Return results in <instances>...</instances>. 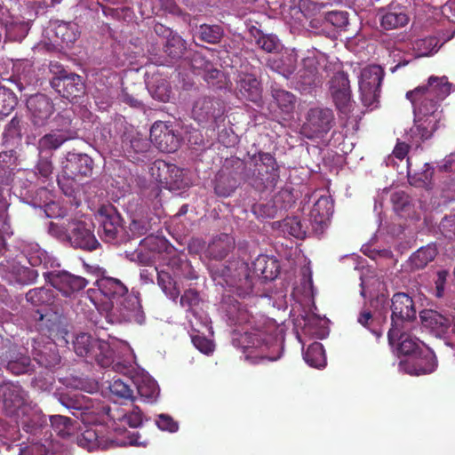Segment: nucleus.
<instances>
[{
    "mask_svg": "<svg viewBox=\"0 0 455 455\" xmlns=\"http://www.w3.org/2000/svg\"><path fill=\"white\" fill-rule=\"evenodd\" d=\"M227 323L235 333L249 339L251 350L246 360L252 364L276 361L281 356L285 320L277 322L267 315H227Z\"/></svg>",
    "mask_w": 455,
    "mask_h": 455,
    "instance_id": "obj_1",
    "label": "nucleus"
},
{
    "mask_svg": "<svg viewBox=\"0 0 455 455\" xmlns=\"http://www.w3.org/2000/svg\"><path fill=\"white\" fill-rule=\"evenodd\" d=\"M211 273L217 284H226L230 292L244 298L252 292L254 277L265 282L275 280L280 273V264L275 258L261 254L252 261L251 269L244 262L233 261L213 266Z\"/></svg>",
    "mask_w": 455,
    "mask_h": 455,
    "instance_id": "obj_2",
    "label": "nucleus"
},
{
    "mask_svg": "<svg viewBox=\"0 0 455 455\" xmlns=\"http://www.w3.org/2000/svg\"><path fill=\"white\" fill-rule=\"evenodd\" d=\"M251 187L259 192L273 190L280 179V166L274 155L258 151L248 154Z\"/></svg>",
    "mask_w": 455,
    "mask_h": 455,
    "instance_id": "obj_3",
    "label": "nucleus"
},
{
    "mask_svg": "<svg viewBox=\"0 0 455 455\" xmlns=\"http://www.w3.org/2000/svg\"><path fill=\"white\" fill-rule=\"evenodd\" d=\"M98 289H89L80 299L82 304L88 302L99 313H110L115 301H118L128 292L127 287L119 280L113 277H102L95 282Z\"/></svg>",
    "mask_w": 455,
    "mask_h": 455,
    "instance_id": "obj_4",
    "label": "nucleus"
},
{
    "mask_svg": "<svg viewBox=\"0 0 455 455\" xmlns=\"http://www.w3.org/2000/svg\"><path fill=\"white\" fill-rule=\"evenodd\" d=\"M73 350L78 356L94 360L103 369L113 366L114 371H120L122 364L114 363V350L108 342L95 339L90 333L80 332L73 340Z\"/></svg>",
    "mask_w": 455,
    "mask_h": 455,
    "instance_id": "obj_5",
    "label": "nucleus"
},
{
    "mask_svg": "<svg viewBox=\"0 0 455 455\" xmlns=\"http://www.w3.org/2000/svg\"><path fill=\"white\" fill-rule=\"evenodd\" d=\"M391 327L387 331V339L390 344L398 341L397 350L404 355H416L421 349L417 339L407 335L406 332L417 328V315H390Z\"/></svg>",
    "mask_w": 455,
    "mask_h": 455,
    "instance_id": "obj_6",
    "label": "nucleus"
},
{
    "mask_svg": "<svg viewBox=\"0 0 455 455\" xmlns=\"http://www.w3.org/2000/svg\"><path fill=\"white\" fill-rule=\"evenodd\" d=\"M0 405L7 418H23L33 409L29 394L18 382L0 384Z\"/></svg>",
    "mask_w": 455,
    "mask_h": 455,
    "instance_id": "obj_7",
    "label": "nucleus"
},
{
    "mask_svg": "<svg viewBox=\"0 0 455 455\" xmlns=\"http://www.w3.org/2000/svg\"><path fill=\"white\" fill-rule=\"evenodd\" d=\"M225 103L220 98L209 95L199 96L193 103L191 115L203 127L212 130L219 128L224 122Z\"/></svg>",
    "mask_w": 455,
    "mask_h": 455,
    "instance_id": "obj_8",
    "label": "nucleus"
},
{
    "mask_svg": "<svg viewBox=\"0 0 455 455\" xmlns=\"http://www.w3.org/2000/svg\"><path fill=\"white\" fill-rule=\"evenodd\" d=\"M96 219L100 224L98 234L103 242L112 244H120L124 242L123 219L113 204L100 205Z\"/></svg>",
    "mask_w": 455,
    "mask_h": 455,
    "instance_id": "obj_9",
    "label": "nucleus"
},
{
    "mask_svg": "<svg viewBox=\"0 0 455 455\" xmlns=\"http://www.w3.org/2000/svg\"><path fill=\"white\" fill-rule=\"evenodd\" d=\"M305 119L301 132L310 140L324 137L335 125L334 112L326 107L310 108Z\"/></svg>",
    "mask_w": 455,
    "mask_h": 455,
    "instance_id": "obj_10",
    "label": "nucleus"
},
{
    "mask_svg": "<svg viewBox=\"0 0 455 455\" xmlns=\"http://www.w3.org/2000/svg\"><path fill=\"white\" fill-rule=\"evenodd\" d=\"M329 92L340 118L348 119L354 110L355 101L348 76L345 72L335 73L329 81Z\"/></svg>",
    "mask_w": 455,
    "mask_h": 455,
    "instance_id": "obj_11",
    "label": "nucleus"
},
{
    "mask_svg": "<svg viewBox=\"0 0 455 455\" xmlns=\"http://www.w3.org/2000/svg\"><path fill=\"white\" fill-rule=\"evenodd\" d=\"M384 70L380 66L371 65L362 69L359 77L361 100L366 107H372L378 102Z\"/></svg>",
    "mask_w": 455,
    "mask_h": 455,
    "instance_id": "obj_12",
    "label": "nucleus"
},
{
    "mask_svg": "<svg viewBox=\"0 0 455 455\" xmlns=\"http://www.w3.org/2000/svg\"><path fill=\"white\" fill-rule=\"evenodd\" d=\"M94 163L87 154L68 152L62 162L61 178H58V184L66 195L70 193L62 187V179L74 181L77 177H90L92 174Z\"/></svg>",
    "mask_w": 455,
    "mask_h": 455,
    "instance_id": "obj_13",
    "label": "nucleus"
},
{
    "mask_svg": "<svg viewBox=\"0 0 455 455\" xmlns=\"http://www.w3.org/2000/svg\"><path fill=\"white\" fill-rule=\"evenodd\" d=\"M292 323L296 329V334L299 338V331L304 336L324 339L329 335V319L326 315H294Z\"/></svg>",
    "mask_w": 455,
    "mask_h": 455,
    "instance_id": "obj_14",
    "label": "nucleus"
},
{
    "mask_svg": "<svg viewBox=\"0 0 455 455\" xmlns=\"http://www.w3.org/2000/svg\"><path fill=\"white\" fill-rule=\"evenodd\" d=\"M43 275L47 283L65 296L79 291L88 284L85 278L64 270L46 271L43 273Z\"/></svg>",
    "mask_w": 455,
    "mask_h": 455,
    "instance_id": "obj_15",
    "label": "nucleus"
},
{
    "mask_svg": "<svg viewBox=\"0 0 455 455\" xmlns=\"http://www.w3.org/2000/svg\"><path fill=\"white\" fill-rule=\"evenodd\" d=\"M27 108L30 115V121L36 127L45 126L55 112V107L51 98L41 93L30 96L27 100Z\"/></svg>",
    "mask_w": 455,
    "mask_h": 455,
    "instance_id": "obj_16",
    "label": "nucleus"
},
{
    "mask_svg": "<svg viewBox=\"0 0 455 455\" xmlns=\"http://www.w3.org/2000/svg\"><path fill=\"white\" fill-rule=\"evenodd\" d=\"M441 117L418 116L414 114V124L405 134V139L415 148H419L422 142L432 138L438 129Z\"/></svg>",
    "mask_w": 455,
    "mask_h": 455,
    "instance_id": "obj_17",
    "label": "nucleus"
},
{
    "mask_svg": "<svg viewBox=\"0 0 455 455\" xmlns=\"http://www.w3.org/2000/svg\"><path fill=\"white\" fill-rule=\"evenodd\" d=\"M150 140L160 151L172 153L180 147V139L172 125L164 122H156L150 129Z\"/></svg>",
    "mask_w": 455,
    "mask_h": 455,
    "instance_id": "obj_18",
    "label": "nucleus"
},
{
    "mask_svg": "<svg viewBox=\"0 0 455 455\" xmlns=\"http://www.w3.org/2000/svg\"><path fill=\"white\" fill-rule=\"evenodd\" d=\"M151 148V140L135 130H127L122 135V148L132 162L143 161Z\"/></svg>",
    "mask_w": 455,
    "mask_h": 455,
    "instance_id": "obj_19",
    "label": "nucleus"
},
{
    "mask_svg": "<svg viewBox=\"0 0 455 455\" xmlns=\"http://www.w3.org/2000/svg\"><path fill=\"white\" fill-rule=\"evenodd\" d=\"M68 241L75 248L92 251L100 245L93 233V225L84 221H76L68 234Z\"/></svg>",
    "mask_w": 455,
    "mask_h": 455,
    "instance_id": "obj_20",
    "label": "nucleus"
},
{
    "mask_svg": "<svg viewBox=\"0 0 455 455\" xmlns=\"http://www.w3.org/2000/svg\"><path fill=\"white\" fill-rule=\"evenodd\" d=\"M435 368V355L430 349L419 351V354L411 355V358L400 363V369L413 376L431 374Z\"/></svg>",
    "mask_w": 455,
    "mask_h": 455,
    "instance_id": "obj_21",
    "label": "nucleus"
},
{
    "mask_svg": "<svg viewBox=\"0 0 455 455\" xmlns=\"http://www.w3.org/2000/svg\"><path fill=\"white\" fill-rule=\"evenodd\" d=\"M16 88L20 92L24 89L20 78L17 76H11L8 78L2 77L0 82V119L9 116L18 103V98L12 92Z\"/></svg>",
    "mask_w": 455,
    "mask_h": 455,
    "instance_id": "obj_22",
    "label": "nucleus"
},
{
    "mask_svg": "<svg viewBox=\"0 0 455 455\" xmlns=\"http://www.w3.org/2000/svg\"><path fill=\"white\" fill-rule=\"evenodd\" d=\"M51 85L61 97L69 100L83 96L85 92L83 77L75 73H69L65 76L53 77Z\"/></svg>",
    "mask_w": 455,
    "mask_h": 455,
    "instance_id": "obj_23",
    "label": "nucleus"
},
{
    "mask_svg": "<svg viewBox=\"0 0 455 455\" xmlns=\"http://www.w3.org/2000/svg\"><path fill=\"white\" fill-rule=\"evenodd\" d=\"M406 99L412 104L413 112L418 116L441 117V114L437 110L442 101L435 97L428 96L422 90L414 89L407 92Z\"/></svg>",
    "mask_w": 455,
    "mask_h": 455,
    "instance_id": "obj_24",
    "label": "nucleus"
},
{
    "mask_svg": "<svg viewBox=\"0 0 455 455\" xmlns=\"http://www.w3.org/2000/svg\"><path fill=\"white\" fill-rule=\"evenodd\" d=\"M152 175L162 185L170 188H180L183 182V170L175 164H168L163 160L154 163Z\"/></svg>",
    "mask_w": 455,
    "mask_h": 455,
    "instance_id": "obj_25",
    "label": "nucleus"
},
{
    "mask_svg": "<svg viewBox=\"0 0 455 455\" xmlns=\"http://www.w3.org/2000/svg\"><path fill=\"white\" fill-rule=\"evenodd\" d=\"M418 324L430 330L431 333L440 337L446 333L455 334L454 315H419Z\"/></svg>",
    "mask_w": 455,
    "mask_h": 455,
    "instance_id": "obj_26",
    "label": "nucleus"
},
{
    "mask_svg": "<svg viewBox=\"0 0 455 455\" xmlns=\"http://www.w3.org/2000/svg\"><path fill=\"white\" fill-rule=\"evenodd\" d=\"M40 330L52 341L64 339L68 334L65 315H40Z\"/></svg>",
    "mask_w": 455,
    "mask_h": 455,
    "instance_id": "obj_27",
    "label": "nucleus"
},
{
    "mask_svg": "<svg viewBox=\"0 0 455 455\" xmlns=\"http://www.w3.org/2000/svg\"><path fill=\"white\" fill-rule=\"evenodd\" d=\"M32 353L34 360L38 365L45 369L55 368L60 363V355L56 351V347L52 342L42 345L41 341L33 339Z\"/></svg>",
    "mask_w": 455,
    "mask_h": 455,
    "instance_id": "obj_28",
    "label": "nucleus"
},
{
    "mask_svg": "<svg viewBox=\"0 0 455 455\" xmlns=\"http://www.w3.org/2000/svg\"><path fill=\"white\" fill-rule=\"evenodd\" d=\"M409 21L406 7L393 1L390 3L386 12L381 16L380 25L386 30L396 29L404 27Z\"/></svg>",
    "mask_w": 455,
    "mask_h": 455,
    "instance_id": "obj_29",
    "label": "nucleus"
},
{
    "mask_svg": "<svg viewBox=\"0 0 455 455\" xmlns=\"http://www.w3.org/2000/svg\"><path fill=\"white\" fill-rule=\"evenodd\" d=\"M416 89L422 90L423 92L427 93L428 96L435 97L443 101L452 92H455V84L450 83L446 76H430L427 84L418 86Z\"/></svg>",
    "mask_w": 455,
    "mask_h": 455,
    "instance_id": "obj_30",
    "label": "nucleus"
},
{
    "mask_svg": "<svg viewBox=\"0 0 455 455\" xmlns=\"http://www.w3.org/2000/svg\"><path fill=\"white\" fill-rule=\"evenodd\" d=\"M237 93L241 98L251 102H258L261 100V86L259 81L251 74L239 76L236 82Z\"/></svg>",
    "mask_w": 455,
    "mask_h": 455,
    "instance_id": "obj_31",
    "label": "nucleus"
},
{
    "mask_svg": "<svg viewBox=\"0 0 455 455\" xmlns=\"http://www.w3.org/2000/svg\"><path fill=\"white\" fill-rule=\"evenodd\" d=\"M434 169L427 163H424L419 169L413 164L412 158H407V176L411 185L419 188H427L430 185Z\"/></svg>",
    "mask_w": 455,
    "mask_h": 455,
    "instance_id": "obj_32",
    "label": "nucleus"
},
{
    "mask_svg": "<svg viewBox=\"0 0 455 455\" xmlns=\"http://www.w3.org/2000/svg\"><path fill=\"white\" fill-rule=\"evenodd\" d=\"M434 169L427 163H424L419 169L413 164L412 158H407V176L411 185L419 188H427L430 185Z\"/></svg>",
    "mask_w": 455,
    "mask_h": 455,
    "instance_id": "obj_33",
    "label": "nucleus"
},
{
    "mask_svg": "<svg viewBox=\"0 0 455 455\" xmlns=\"http://www.w3.org/2000/svg\"><path fill=\"white\" fill-rule=\"evenodd\" d=\"M221 169L235 180L239 185L246 182L251 186L249 160H242L235 156L227 158Z\"/></svg>",
    "mask_w": 455,
    "mask_h": 455,
    "instance_id": "obj_34",
    "label": "nucleus"
},
{
    "mask_svg": "<svg viewBox=\"0 0 455 455\" xmlns=\"http://www.w3.org/2000/svg\"><path fill=\"white\" fill-rule=\"evenodd\" d=\"M296 79L301 90H307L316 84L318 69L315 58L308 57L302 60L301 68L297 72Z\"/></svg>",
    "mask_w": 455,
    "mask_h": 455,
    "instance_id": "obj_35",
    "label": "nucleus"
},
{
    "mask_svg": "<svg viewBox=\"0 0 455 455\" xmlns=\"http://www.w3.org/2000/svg\"><path fill=\"white\" fill-rule=\"evenodd\" d=\"M235 248V239L231 235L221 233L212 238L207 247V253L215 259H224Z\"/></svg>",
    "mask_w": 455,
    "mask_h": 455,
    "instance_id": "obj_36",
    "label": "nucleus"
},
{
    "mask_svg": "<svg viewBox=\"0 0 455 455\" xmlns=\"http://www.w3.org/2000/svg\"><path fill=\"white\" fill-rule=\"evenodd\" d=\"M28 302L35 307H53L51 308L52 313H58L56 303V294L50 288H35L29 290L26 294Z\"/></svg>",
    "mask_w": 455,
    "mask_h": 455,
    "instance_id": "obj_37",
    "label": "nucleus"
},
{
    "mask_svg": "<svg viewBox=\"0 0 455 455\" xmlns=\"http://www.w3.org/2000/svg\"><path fill=\"white\" fill-rule=\"evenodd\" d=\"M4 361H6V370L14 375L27 374L32 369L30 357L13 350H10L4 355Z\"/></svg>",
    "mask_w": 455,
    "mask_h": 455,
    "instance_id": "obj_38",
    "label": "nucleus"
},
{
    "mask_svg": "<svg viewBox=\"0 0 455 455\" xmlns=\"http://www.w3.org/2000/svg\"><path fill=\"white\" fill-rule=\"evenodd\" d=\"M73 139V134L61 133L56 131L44 134L38 140L39 154L52 156V151L58 149L66 141Z\"/></svg>",
    "mask_w": 455,
    "mask_h": 455,
    "instance_id": "obj_39",
    "label": "nucleus"
},
{
    "mask_svg": "<svg viewBox=\"0 0 455 455\" xmlns=\"http://www.w3.org/2000/svg\"><path fill=\"white\" fill-rule=\"evenodd\" d=\"M438 251L435 245L422 246L413 252L409 259V266L411 270H420L432 262Z\"/></svg>",
    "mask_w": 455,
    "mask_h": 455,
    "instance_id": "obj_40",
    "label": "nucleus"
},
{
    "mask_svg": "<svg viewBox=\"0 0 455 455\" xmlns=\"http://www.w3.org/2000/svg\"><path fill=\"white\" fill-rule=\"evenodd\" d=\"M78 443L91 451L97 449L107 450L113 447L114 441L105 439L99 435V431L96 429H87L79 437Z\"/></svg>",
    "mask_w": 455,
    "mask_h": 455,
    "instance_id": "obj_41",
    "label": "nucleus"
},
{
    "mask_svg": "<svg viewBox=\"0 0 455 455\" xmlns=\"http://www.w3.org/2000/svg\"><path fill=\"white\" fill-rule=\"evenodd\" d=\"M16 423L22 425L26 432L36 434L40 429L47 427L46 417L32 408L28 414L23 417H10Z\"/></svg>",
    "mask_w": 455,
    "mask_h": 455,
    "instance_id": "obj_42",
    "label": "nucleus"
},
{
    "mask_svg": "<svg viewBox=\"0 0 455 455\" xmlns=\"http://www.w3.org/2000/svg\"><path fill=\"white\" fill-rule=\"evenodd\" d=\"M180 303L186 311L198 313L204 309L206 301L199 291L195 289H188L180 296Z\"/></svg>",
    "mask_w": 455,
    "mask_h": 455,
    "instance_id": "obj_43",
    "label": "nucleus"
},
{
    "mask_svg": "<svg viewBox=\"0 0 455 455\" xmlns=\"http://www.w3.org/2000/svg\"><path fill=\"white\" fill-rule=\"evenodd\" d=\"M132 383L136 386L137 394L144 401H153L159 394L156 382L148 377L136 378L135 380H132Z\"/></svg>",
    "mask_w": 455,
    "mask_h": 455,
    "instance_id": "obj_44",
    "label": "nucleus"
},
{
    "mask_svg": "<svg viewBox=\"0 0 455 455\" xmlns=\"http://www.w3.org/2000/svg\"><path fill=\"white\" fill-rule=\"evenodd\" d=\"M303 359L307 364L319 369L325 365V351L323 345L318 341H314L313 344L307 347V350L303 353Z\"/></svg>",
    "mask_w": 455,
    "mask_h": 455,
    "instance_id": "obj_45",
    "label": "nucleus"
},
{
    "mask_svg": "<svg viewBox=\"0 0 455 455\" xmlns=\"http://www.w3.org/2000/svg\"><path fill=\"white\" fill-rule=\"evenodd\" d=\"M333 213V203L329 196H321L313 205L311 217L315 222L323 223Z\"/></svg>",
    "mask_w": 455,
    "mask_h": 455,
    "instance_id": "obj_46",
    "label": "nucleus"
},
{
    "mask_svg": "<svg viewBox=\"0 0 455 455\" xmlns=\"http://www.w3.org/2000/svg\"><path fill=\"white\" fill-rule=\"evenodd\" d=\"M239 186L235 180L220 169L216 176L214 191L219 196L228 197L231 196Z\"/></svg>",
    "mask_w": 455,
    "mask_h": 455,
    "instance_id": "obj_47",
    "label": "nucleus"
},
{
    "mask_svg": "<svg viewBox=\"0 0 455 455\" xmlns=\"http://www.w3.org/2000/svg\"><path fill=\"white\" fill-rule=\"evenodd\" d=\"M170 267L176 278L186 280H194L197 278V274L193 268L190 261L186 259L172 258L170 260Z\"/></svg>",
    "mask_w": 455,
    "mask_h": 455,
    "instance_id": "obj_48",
    "label": "nucleus"
},
{
    "mask_svg": "<svg viewBox=\"0 0 455 455\" xmlns=\"http://www.w3.org/2000/svg\"><path fill=\"white\" fill-rule=\"evenodd\" d=\"M55 36L67 45L73 44L79 36L78 25L71 21H60L55 27Z\"/></svg>",
    "mask_w": 455,
    "mask_h": 455,
    "instance_id": "obj_49",
    "label": "nucleus"
},
{
    "mask_svg": "<svg viewBox=\"0 0 455 455\" xmlns=\"http://www.w3.org/2000/svg\"><path fill=\"white\" fill-rule=\"evenodd\" d=\"M157 283L165 293L172 300H176L180 296V289L177 287L176 282L170 273L164 270H157Z\"/></svg>",
    "mask_w": 455,
    "mask_h": 455,
    "instance_id": "obj_50",
    "label": "nucleus"
},
{
    "mask_svg": "<svg viewBox=\"0 0 455 455\" xmlns=\"http://www.w3.org/2000/svg\"><path fill=\"white\" fill-rule=\"evenodd\" d=\"M186 49L185 40L176 33L169 36L164 45V52L172 59L181 58Z\"/></svg>",
    "mask_w": 455,
    "mask_h": 455,
    "instance_id": "obj_51",
    "label": "nucleus"
},
{
    "mask_svg": "<svg viewBox=\"0 0 455 455\" xmlns=\"http://www.w3.org/2000/svg\"><path fill=\"white\" fill-rule=\"evenodd\" d=\"M108 389L110 395L116 400L133 401V391L128 383L124 382L120 379L114 378L109 382Z\"/></svg>",
    "mask_w": 455,
    "mask_h": 455,
    "instance_id": "obj_52",
    "label": "nucleus"
},
{
    "mask_svg": "<svg viewBox=\"0 0 455 455\" xmlns=\"http://www.w3.org/2000/svg\"><path fill=\"white\" fill-rule=\"evenodd\" d=\"M392 313H415L413 299L405 292H397L391 299Z\"/></svg>",
    "mask_w": 455,
    "mask_h": 455,
    "instance_id": "obj_53",
    "label": "nucleus"
},
{
    "mask_svg": "<svg viewBox=\"0 0 455 455\" xmlns=\"http://www.w3.org/2000/svg\"><path fill=\"white\" fill-rule=\"evenodd\" d=\"M273 98L283 113L289 114L293 111L296 98L291 92L283 89H274Z\"/></svg>",
    "mask_w": 455,
    "mask_h": 455,
    "instance_id": "obj_54",
    "label": "nucleus"
},
{
    "mask_svg": "<svg viewBox=\"0 0 455 455\" xmlns=\"http://www.w3.org/2000/svg\"><path fill=\"white\" fill-rule=\"evenodd\" d=\"M199 38L208 44H215L220 42L224 31L219 25L203 24L199 27Z\"/></svg>",
    "mask_w": 455,
    "mask_h": 455,
    "instance_id": "obj_55",
    "label": "nucleus"
},
{
    "mask_svg": "<svg viewBox=\"0 0 455 455\" xmlns=\"http://www.w3.org/2000/svg\"><path fill=\"white\" fill-rule=\"evenodd\" d=\"M21 264L13 259L0 262V276L10 284H14Z\"/></svg>",
    "mask_w": 455,
    "mask_h": 455,
    "instance_id": "obj_56",
    "label": "nucleus"
},
{
    "mask_svg": "<svg viewBox=\"0 0 455 455\" xmlns=\"http://www.w3.org/2000/svg\"><path fill=\"white\" fill-rule=\"evenodd\" d=\"M50 427L56 432L61 438H66L71 435L72 419L68 417L53 415L50 417Z\"/></svg>",
    "mask_w": 455,
    "mask_h": 455,
    "instance_id": "obj_57",
    "label": "nucleus"
},
{
    "mask_svg": "<svg viewBox=\"0 0 455 455\" xmlns=\"http://www.w3.org/2000/svg\"><path fill=\"white\" fill-rule=\"evenodd\" d=\"M188 322L193 332L203 335L212 333L209 315H189Z\"/></svg>",
    "mask_w": 455,
    "mask_h": 455,
    "instance_id": "obj_58",
    "label": "nucleus"
},
{
    "mask_svg": "<svg viewBox=\"0 0 455 455\" xmlns=\"http://www.w3.org/2000/svg\"><path fill=\"white\" fill-rule=\"evenodd\" d=\"M283 230L298 239L306 236V229L298 217H290L283 220Z\"/></svg>",
    "mask_w": 455,
    "mask_h": 455,
    "instance_id": "obj_59",
    "label": "nucleus"
},
{
    "mask_svg": "<svg viewBox=\"0 0 455 455\" xmlns=\"http://www.w3.org/2000/svg\"><path fill=\"white\" fill-rule=\"evenodd\" d=\"M54 126L58 132L73 134L75 137L76 132L72 130V116L70 110H63L57 114L54 118Z\"/></svg>",
    "mask_w": 455,
    "mask_h": 455,
    "instance_id": "obj_60",
    "label": "nucleus"
},
{
    "mask_svg": "<svg viewBox=\"0 0 455 455\" xmlns=\"http://www.w3.org/2000/svg\"><path fill=\"white\" fill-rule=\"evenodd\" d=\"M26 257L32 267L44 265L48 259L46 251L41 249L38 244L30 245L26 250Z\"/></svg>",
    "mask_w": 455,
    "mask_h": 455,
    "instance_id": "obj_61",
    "label": "nucleus"
},
{
    "mask_svg": "<svg viewBox=\"0 0 455 455\" xmlns=\"http://www.w3.org/2000/svg\"><path fill=\"white\" fill-rule=\"evenodd\" d=\"M119 303L127 313H141L142 311L140 299L136 294H128L127 292Z\"/></svg>",
    "mask_w": 455,
    "mask_h": 455,
    "instance_id": "obj_62",
    "label": "nucleus"
},
{
    "mask_svg": "<svg viewBox=\"0 0 455 455\" xmlns=\"http://www.w3.org/2000/svg\"><path fill=\"white\" fill-rule=\"evenodd\" d=\"M323 22L338 28L346 27L348 24L347 12L339 11L329 12L324 15Z\"/></svg>",
    "mask_w": 455,
    "mask_h": 455,
    "instance_id": "obj_63",
    "label": "nucleus"
},
{
    "mask_svg": "<svg viewBox=\"0 0 455 455\" xmlns=\"http://www.w3.org/2000/svg\"><path fill=\"white\" fill-rule=\"evenodd\" d=\"M223 313H243V309L241 307V303L237 301L231 294H223L220 309Z\"/></svg>",
    "mask_w": 455,
    "mask_h": 455,
    "instance_id": "obj_64",
    "label": "nucleus"
}]
</instances>
